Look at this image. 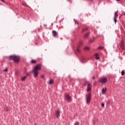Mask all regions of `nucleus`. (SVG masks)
Here are the masks:
<instances>
[{
  "label": "nucleus",
  "instance_id": "obj_1",
  "mask_svg": "<svg viewBox=\"0 0 125 125\" xmlns=\"http://www.w3.org/2000/svg\"><path fill=\"white\" fill-rule=\"evenodd\" d=\"M9 60H13L15 63L19 62V59L15 55H11L9 57Z\"/></svg>",
  "mask_w": 125,
  "mask_h": 125
},
{
  "label": "nucleus",
  "instance_id": "obj_2",
  "mask_svg": "<svg viewBox=\"0 0 125 125\" xmlns=\"http://www.w3.org/2000/svg\"><path fill=\"white\" fill-rule=\"evenodd\" d=\"M64 100H66L69 103L72 102V98L68 94H65L64 95Z\"/></svg>",
  "mask_w": 125,
  "mask_h": 125
},
{
  "label": "nucleus",
  "instance_id": "obj_3",
  "mask_svg": "<svg viewBox=\"0 0 125 125\" xmlns=\"http://www.w3.org/2000/svg\"><path fill=\"white\" fill-rule=\"evenodd\" d=\"M82 44H83V42L80 41L78 44V45H77V47L76 49V51L77 52H78V53H81V46H82Z\"/></svg>",
  "mask_w": 125,
  "mask_h": 125
},
{
  "label": "nucleus",
  "instance_id": "obj_4",
  "mask_svg": "<svg viewBox=\"0 0 125 125\" xmlns=\"http://www.w3.org/2000/svg\"><path fill=\"white\" fill-rule=\"evenodd\" d=\"M98 82L101 83H106L107 82V78H100Z\"/></svg>",
  "mask_w": 125,
  "mask_h": 125
},
{
  "label": "nucleus",
  "instance_id": "obj_5",
  "mask_svg": "<svg viewBox=\"0 0 125 125\" xmlns=\"http://www.w3.org/2000/svg\"><path fill=\"white\" fill-rule=\"evenodd\" d=\"M39 70H42V64H37L34 67L33 70L38 71Z\"/></svg>",
  "mask_w": 125,
  "mask_h": 125
},
{
  "label": "nucleus",
  "instance_id": "obj_6",
  "mask_svg": "<svg viewBox=\"0 0 125 125\" xmlns=\"http://www.w3.org/2000/svg\"><path fill=\"white\" fill-rule=\"evenodd\" d=\"M91 98V96L90 94H88L86 96V100L87 104H89V102H90V99Z\"/></svg>",
  "mask_w": 125,
  "mask_h": 125
},
{
  "label": "nucleus",
  "instance_id": "obj_7",
  "mask_svg": "<svg viewBox=\"0 0 125 125\" xmlns=\"http://www.w3.org/2000/svg\"><path fill=\"white\" fill-rule=\"evenodd\" d=\"M119 12V11H117L114 14V17L113 18V20L116 24L117 23V20H116V18L118 17V13Z\"/></svg>",
  "mask_w": 125,
  "mask_h": 125
},
{
  "label": "nucleus",
  "instance_id": "obj_8",
  "mask_svg": "<svg viewBox=\"0 0 125 125\" xmlns=\"http://www.w3.org/2000/svg\"><path fill=\"white\" fill-rule=\"evenodd\" d=\"M32 73L34 75V78H37L39 75V72L37 70H32Z\"/></svg>",
  "mask_w": 125,
  "mask_h": 125
},
{
  "label": "nucleus",
  "instance_id": "obj_9",
  "mask_svg": "<svg viewBox=\"0 0 125 125\" xmlns=\"http://www.w3.org/2000/svg\"><path fill=\"white\" fill-rule=\"evenodd\" d=\"M91 86L92 85L90 83H89L87 85V91L88 92V91H90L91 90Z\"/></svg>",
  "mask_w": 125,
  "mask_h": 125
},
{
  "label": "nucleus",
  "instance_id": "obj_10",
  "mask_svg": "<svg viewBox=\"0 0 125 125\" xmlns=\"http://www.w3.org/2000/svg\"><path fill=\"white\" fill-rule=\"evenodd\" d=\"M55 115H56V118H59L60 116V111L59 110L55 111Z\"/></svg>",
  "mask_w": 125,
  "mask_h": 125
},
{
  "label": "nucleus",
  "instance_id": "obj_11",
  "mask_svg": "<svg viewBox=\"0 0 125 125\" xmlns=\"http://www.w3.org/2000/svg\"><path fill=\"white\" fill-rule=\"evenodd\" d=\"M90 34V32H87L86 33H85V34H84L83 38V39H84L85 40L87 39V37H88V36H89Z\"/></svg>",
  "mask_w": 125,
  "mask_h": 125
},
{
  "label": "nucleus",
  "instance_id": "obj_12",
  "mask_svg": "<svg viewBox=\"0 0 125 125\" xmlns=\"http://www.w3.org/2000/svg\"><path fill=\"white\" fill-rule=\"evenodd\" d=\"M107 90V88H103L102 90V94H105V93L106 92Z\"/></svg>",
  "mask_w": 125,
  "mask_h": 125
},
{
  "label": "nucleus",
  "instance_id": "obj_13",
  "mask_svg": "<svg viewBox=\"0 0 125 125\" xmlns=\"http://www.w3.org/2000/svg\"><path fill=\"white\" fill-rule=\"evenodd\" d=\"M52 33L53 37H56V36L57 35V32H56L55 30H53L52 31Z\"/></svg>",
  "mask_w": 125,
  "mask_h": 125
},
{
  "label": "nucleus",
  "instance_id": "obj_14",
  "mask_svg": "<svg viewBox=\"0 0 125 125\" xmlns=\"http://www.w3.org/2000/svg\"><path fill=\"white\" fill-rule=\"evenodd\" d=\"M120 46H121V48H122L123 50L125 49V44H124V41H122V43H121Z\"/></svg>",
  "mask_w": 125,
  "mask_h": 125
},
{
  "label": "nucleus",
  "instance_id": "obj_15",
  "mask_svg": "<svg viewBox=\"0 0 125 125\" xmlns=\"http://www.w3.org/2000/svg\"><path fill=\"white\" fill-rule=\"evenodd\" d=\"M53 83H54V81L53 79H51L47 82V83L48 84H52Z\"/></svg>",
  "mask_w": 125,
  "mask_h": 125
},
{
  "label": "nucleus",
  "instance_id": "obj_16",
  "mask_svg": "<svg viewBox=\"0 0 125 125\" xmlns=\"http://www.w3.org/2000/svg\"><path fill=\"white\" fill-rule=\"evenodd\" d=\"M86 31H88V28L87 27L83 28L82 32L83 33V32H86Z\"/></svg>",
  "mask_w": 125,
  "mask_h": 125
},
{
  "label": "nucleus",
  "instance_id": "obj_17",
  "mask_svg": "<svg viewBox=\"0 0 125 125\" xmlns=\"http://www.w3.org/2000/svg\"><path fill=\"white\" fill-rule=\"evenodd\" d=\"M26 78H27V76H24V77H22L21 78V82H24L26 80Z\"/></svg>",
  "mask_w": 125,
  "mask_h": 125
},
{
  "label": "nucleus",
  "instance_id": "obj_18",
  "mask_svg": "<svg viewBox=\"0 0 125 125\" xmlns=\"http://www.w3.org/2000/svg\"><path fill=\"white\" fill-rule=\"evenodd\" d=\"M89 84V83H88L87 82V81H84V83H83V85H84V86H85L87 85V84Z\"/></svg>",
  "mask_w": 125,
  "mask_h": 125
},
{
  "label": "nucleus",
  "instance_id": "obj_19",
  "mask_svg": "<svg viewBox=\"0 0 125 125\" xmlns=\"http://www.w3.org/2000/svg\"><path fill=\"white\" fill-rule=\"evenodd\" d=\"M30 62H31V63L32 64H35V63L36 62V61H35V60H32V61H31Z\"/></svg>",
  "mask_w": 125,
  "mask_h": 125
},
{
  "label": "nucleus",
  "instance_id": "obj_20",
  "mask_svg": "<svg viewBox=\"0 0 125 125\" xmlns=\"http://www.w3.org/2000/svg\"><path fill=\"white\" fill-rule=\"evenodd\" d=\"M4 110L7 112L8 111V107L6 106L4 108Z\"/></svg>",
  "mask_w": 125,
  "mask_h": 125
},
{
  "label": "nucleus",
  "instance_id": "obj_21",
  "mask_svg": "<svg viewBox=\"0 0 125 125\" xmlns=\"http://www.w3.org/2000/svg\"><path fill=\"white\" fill-rule=\"evenodd\" d=\"M74 125H80V122H76L74 123Z\"/></svg>",
  "mask_w": 125,
  "mask_h": 125
},
{
  "label": "nucleus",
  "instance_id": "obj_22",
  "mask_svg": "<svg viewBox=\"0 0 125 125\" xmlns=\"http://www.w3.org/2000/svg\"><path fill=\"white\" fill-rule=\"evenodd\" d=\"M74 21L75 24H77L78 25L79 24V22L78 21V20H74Z\"/></svg>",
  "mask_w": 125,
  "mask_h": 125
},
{
  "label": "nucleus",
  "instance_id": "obj_23",
  "mask_svg": "<svg viewBox=\"0 0 125 125\" xmlns=\"http://www.w3.org/2000/svg\"><path fill=\"white\" fill-rule=\"evenodd\" d=\"M22 5H23V6H25L27 7L28 6V5H27L26 3H21Z\"/></svg>",
  "mask_w": 125,
  "mask_h": 125
},
{
  "label": "nucleus",
  "instance_id": "obj_24",
  "mask_svg": "<svg viewBox=\"0 0 125 125\" xmlns=\"http://www.w3.org/2000/svg\"><path fill=\"white\" fill-rule=\"evenodd\" d=\"M84 49L85 50H88V49H89V47H85L84 48Z\"/></svg>",
  "mask_w": 125,
  "mask_h": 125
},
{
  "label": "nucleus",
  "instance_id": "obj_25",
  "mask_svg": "<svg viewBox=\"0 0 125 125\" xmlns=\"http://www.w3.org/2000/svg\"><path fill=\"white\" fill-rule=\"evenodd\" d=\"M104 47H101V46H100L98 48V49H103Z\"/></svg>",
  "mask_w": 125,
  "mask_h": 125
},
{
  "label": "nucleus",
  "instance_id": "obj_26",
  "mask_svg": "<svg viewBox=\"0 0 125 125\" xmlns=\"http://www.w3.org/2000/svg\"><path fill=\"white\" fill-rule=\"evenodd\" d=\"M7 71H8V70L7 69V68L3 70V72H7Z\"/></svg>",
  "mask_w": 125,
  "mask_h": 125
},
{
  "label": "nucleus",
  "instance_id": "obj_27",
  "mask_svg": "<svg viewBox=\"0 0 125 125\" xmlns=\"http://www.w3.org/2000/svg\"><path fill=\"white\" fill-rule=\"evenodd\" d=\"M94 42V38L93 39H92L90 41V42Z\"/></svg>",
  "mask_w": 125,
  "mask_h": 125
},
{
  "label": "nucleus",
  "instance_id": "obj_28",
  "mask_svg": "<svg viewBox=\"0 0 125 125\" xmlns=\"http://www.w3.org/2000/svg\"><path fill=\"white\" fill-rule=\"evenodd\" d=\"M121 75H122V76H124L125 75V72L124 71H122Z\"/></svg>",
  "mask_w": 125,
  "mask_h": 125
},
{
  "label": "nucleus",
  "instance_id": "obj_29",
  "mask_svg": "<svg viewBox=\"0 0 125 125\" xmlns=\"http://www.w3.org/2000/svg\"><path fill=\"white\" fill-rule=\"evenodd\" d=\"M101 106H102V107H104V104L102 103V104H101Z\"/></svg>",
  "mask_w": 125,
  "mask_h": 125
},
{
  "label": "nucleus",
  "instance_id": "obj_30",
  "mask_svg": "<svg viewBox=\"0 0 125 125\" xmlns=\"http://www.w3.org/2000/svg\"><path fill=\"white\" fill-rule=\"evenodd\" d=\"M95 56H96V57H97V56H98V53L95 54Z\"/></svg>",
  "mask_w": 125,
  "mask_h": 125
},
{
  "label": "nucleus",
  "instance_id": "obj_31",
  "mask_svg": "<svg viewBox=\"0 0 125 125\" xmlns=\"http://www.w3.org/2000/svg\"><path fill=\"white\" fill-rule=\"evenodd\" d=\"M26 76H30V74L29 73H26Z\"/></svg>",
  "mask_w": 125,
  "mask_h": 125
},
{
  "label": "nucleus",
  "instance_id": "obj_32",
  "mask_svg": "<svg viewBox=\"0 0 125 125\" xmlns=\"http://www.w3.org/2000/svg\"><path fill=\"white\" fill-rule=\"evenodd\" d=\"M99 57H96V59L97 60H98V59H99Z\"/></svg>",
  "mask_w": 125,
  "mask_h": 125
},
{
  "label": "nucleus",
  "instance_id": "obj_33",
  "mask_svg": "<svg viewBox=\"0 0 125 125\" xmlns=\"http://www.w3.org/2000/svg\"><path fill=\"white\" fill-rule=\"evenodd\" d=\"M41 78L42 79H43V78H44V76L43 75H42Z\"/></svg>",
  "mask_w": 125,
  "mask_h": 125
},
{
  "label": "nucleus",
  "instance_id": "obj_34",
  "mask_svg": "<svg viewBox=\"0 0 125 125\" xmlns=\"http://www.w3.org/2000/svg\"><path fill=\"white\" fill-rule=\"evenodd\" d=\"M1 1H2V2H4V0H0Z\"/></svg>",
  "mask_w": 125,
  "mask_h": 125
},
{
  "label": "nucleus",
  "instance_id": "obj_35",
  "mask_svg": "<svg viewBox=\"0 0 125 125\" xmlns=\"http://www.w3.org/2000/svg\"><path fill=\"white\" fill-rule=\"evenodd\" d=\"M92 79H93V80H94V77H92Z\"/></svg>",
  "mask_w": 125,
  "mask_h": 125
},
{
  "label": "nucleus",
  "instance_id": "obj_36",
  "mask_svg": "<svg viewBox=\"0 0 125 125\" xmlns=\"http://www.w3.org/2000/svg\"><path fill=\"white\" fill-rule=\"evenodd\" d=\"M97 83L96 82H95L94 84H96Z\"/></svg>",
  "mask_w": 125,
  "mask_h": 125
},
{
  "label": "nucleus",
  "instance_id": "obj_37",
  "mask_svg": "<svg viewBox=\"0 0 125 125\" xmlns=\"http://www.w3.org/2000/svg\"><path fill=\"white\" fill-rule=\"evenodd\" d=\"M117 1H120V0H116Z\"/></svg>",
  "mask_w": 125,
  "mask_h": 125
},
{
  "label": "nucleus",
  "instance_id": "obj_38",
  "mask_svg": "<svg viewBox=\"0 0 125 125\" xmlns=\"http://www.w3.org/2000/svg\"><path fill=\"white\" fill-rule=\"evenodd\" d=\"M34 125H37V124H35Z\"/></svg>",
  "mask_w": 125,
  "mask_h": 125
},
{
  "label": "nucleus",
  "instance_id": "obj_39",
  "mask_svg": "<svg viewBox=\"0 0 125 125\" xmlns=\"http://www.w3.org/2000/svg\"><path fill=\"white\" fill-rule=\"evenodd\" d=\"M124 15H125V14H124Z\"/></svg>",
  "mask_w": 125,
  "mask_h": 125
}]
</instances>
